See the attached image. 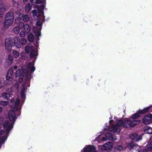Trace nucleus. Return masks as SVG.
<instances>
[{"mask_svg":"<svg viewBox=\"0 0 152 152\" xmlns=\"http://www.w3.org/2000/svg\"><path fill=\"white\" fill-rule=\"evenodd\" d=\"M113 121L112 120H111L110 121L109 123L110 124L111 123H112L113 122Z\"/></svg>","mask_w":152,"mask_h":152,"instance_id":"a19ab883","label":"nucleus"},{"mask_svg":"<svg viewBox=\"0 0 152 152\" xmlns=\"http://www.w3.org/2000/svg\"><path fill=\"white\" fill-rule=\"evenodd\" d=\"M14 18V15L12 12H10L6 14L4 23V26L8 28L13 23Z\"/></svg>","mask_w":152,"mask_h":152,"instance_id":"7ed1b4c3","label":"nucleus"},{"mask_svg":"<svg viewBox=\"0 0 152 152\" xmlns=\"http://www.w3.org/2000/svg\"><path fill=\"white\" fill-rule=\"evenodd\" d=\"M18 68V67L17 66H15L14 67V68L15 69H17Z\"/></svg>","mask_w":152,"mask_h":152,"instance_id":"ea45409f","label":"nucleus"},{"mask_svg":"<svg viewBox=\"0 0 152 152\" xmlns=\"http://www.w3.org/2000/svg\"><path fill=\"white\" fill-rule=\"evenodd\" d=\"M131 138L134 140L135 141H137L141 140V137L140 136H138L137 133H134L132 134L130 136Z\"/></svg>","mask_w":152,"mask_h":152,"instance_id":"a211bd4d","label":"nucleus"},{"mask_svg":"<svg viewBox=\"0 0 152 152\" xmlns=\"http://www.w3.org/2000/svg\"><path fill=\"white\" fill-rule=\"evenodd\" d=\"M18 83H15V87H16V88H18Z\"/></svg>","mask_w":152,"mask_h":152,"instance_id":"4c0bfd02","label":"nucleus"},{"mask_svg":"<svg viewBox=\"0 0 152 152\" xmlns=\"http://www.w3.org/2000/svg\"><path fill=\"white\" fill-rule=\"evenodd\" d=\"M126 145L127 146L128 148L131 150V149L133 150V151H135L136 152H139L140 150V147L138 145H134L133 143L128 145Z\"/></svg>","mask_w":152,"mask_h":152,"instance_id":"9b49d317","label":"nucleus"},{"mask_svg":"<svg viewBox=\"0 0 152 152\" xmlns=\"http://www.w3.org/2000/svg\"><path fill=\"white\" fill-rule=\"evenodd\" d=\"M22 55H23V54H21V56H22Z\"/></svg>","mask_w":152,"mask_h":152,"instance_id":"37998d69","label":"nucleus"},{"mask_svg":"<svg viewBox=\"0 0 152 152\" xmlns=\"http://www.w3.org/2000/svg\"><path fill=\"white\" fill-rule=\"evenodd\" d=\"M13 55L15 58H18L19 56V53L17 51L14 50L12 53Z\"/></svg>","mask_w":152,"mask_h":152,"instance_id":"393cba45","label":"nucleus"},{"mask_svg":"<svg viewBox=\"0 0 152 152\" xmlns=\"http://www.w3.org/2000/svg\"><path fill=\"white\" fill-rule=\"evenodd\" d=\"M8 104V102L7 101L1 100L0 102V104L2 106H6Z\"/></svg>","mask_w":152,"mask_h":152,"instance_id":"c756f323","label":"nucleus"},{"mask_svg":"<svg viewBox=\"0 0 152 152\" xmlns=\"http://www.w3.org/2000/svg\"><path fill=\"white\" fill-rule=\"evenodd\" d=\"M126 148V146H123V147L120 145H117L115 147V151H122L125 150Z\"/></svg>","mask_w":152,"mask_h":152,"instance_id":"5701e85b","label":"nucleus"},{"mask_svg":"<svg viewBox=\"0 0 152 152\" xmlns=\"http://www.w3.org/2000/svg\"><path fill=\"white\" fill-rule=\"evenodd\" d=\"M19 27L21 29H23L26 33H28L31 30L30 27L27 24L24 25L23 22L20 23L19 25Z\"/></svg>","mask_w":152,"mask_h":152,"instance_id":"1a4fd4ad","label":"nucleus"},{"mask_svg":"<svg viewBox=\"0 0 152 152\" xmlns=\"http://www.w3.org/2000/svg\"><path fill=\"white\" fill-rule=\"evenodd\" d=\"M34 39V36L32 34H30L28 37V39L29 41L30 42H32L33 41Z\"/></svg>","mask_w":152,"mask_h":152,"instance_id":"cd10ccee","label":"nucleus"},{"mask_svg":"<svg viewBox=\"0 0 152 152\" xmlns=\"http://www.w3.org/2000/svg\"><path fill=\"white\" fill-rule=\"evenodd\" d=\"M26 35L25 33L23 31H21L20 33V37H23Z\"/></svg>","mask_w":152,"mask_h":152,"instance_id":"473e14b6","label":"nucleus"},{"mask_svg":"<svg viewBox=\"0 0 152 152\" xmlns=\"http://www.w3.org/2000/svg\"><path fill=\"white\" fill-rule=\"evenodd\" d=\"M149 110H150V111H152V105L147 107L143 110H139L136 113L132 115V118L133 119H137L140 116V114H144L148 112Z\"/></svg>","mask_w":152,"mask_h":152,"instance_id":"20e7f679","label":"nucleus"},{"mask_svg":"<svg viewBox=\"0 0 152 152\" xmlns=\"http://www.w3.org/2000/svg\"><path fill=\"white\" fill-rule=\"evenodd\" d=\"M14 79H11L7 80L6 83L8 86L11 85L14 82Z\"/></svg>","mask_w":152,"mask_h":152,"instance_id":"bb28decb","label":"nucleus"},{"mask_svg":"<svg viewBox=\"0 0 152 152\" xmlns=\"http://www.w3.org/2000/svg\"><path fill=\"white\" fill-rule=\"evenodd\" d=\"M140 120L132 121L129 119L127 118L125 120L124 124L123 121L120 120L116 125H114L110 126L109 128V130L111 133H113L114 134H116L120 131L121 127L123 125L125 127H131L140 123Z\"/></svg>","mask_w":152,"mask_h":152,"instance_id":"f257e3e1","label":"nucleus"},{"mask_svg":"<svg viewBox=\"0 0 152 152\" xmlns=\"http://www.w3.org/2000/svg\"><path fill=\"white\" fill-rule=\"evenodd\" d=\"M5 7L4 4L0 2V16L5 11Z\"/></svg>","mask_w":152,"mask_h":152,"instance_id":"412c9836","label":"nucleus"},{"mask_svg":"<svg viewBox=\"0 0 152 152\" xmlns=\"http://www.w3.org/2000/svg\"><path fill=\"white\" fill-rule=\"evenodd\" d=\"M36 3L38 4H42L40 7L38 8V10L39 12L42 13V10H43L45 7V0H36Z\"/></svg>","mask_w":152,"mask_h":152,"instance_id":"f8f14e48","label":"nucleus"},{"mask_svg":"<svg viewBox=\"0 0 152 152\" xmlns=\"http://www.w3.org/2000/svg\"><path fill=\"white\" fill-rule=\"evenodd\" d=\"M23 88L22 89L21 92L20 93V94L21 97L22 98H24L25 96L24 95V91L26 89V84H24L23 85Z\"/></svg>","mask_w":152,"mask_h":152,"instance_id":"b1692460","label":"nucleus"},{"mask_svg":"<svg viewBox=\"0 0 152 152\" xmlns=\"http://www.w3.org/2000/svg\"><path fill=\"white\" fill-rule=\"evenodd\" d=\"M24 1H27L28 0H23Z\"/></svg>","mask_w":152,"mask_h":152,"instance_id":"79ce46f5","label":"nucleus"},{"mask_svg":"<svg viewBox=\"0 0 152 152\" xmlns=\"http://www.w3.org/2000/svg\"><path fill=\"white\" fill-rule=\"evenodd\" d=\"M13 58L11 55H9L6 60L5 62V65L6 66H8L10 65L12 63Z\"/></svg>","mask_w":152,"mask_h":152,"instance_id":"dca6fc26","label":"nucleus"},{"mask_svg":"<svg viewBox=\"0 0 152 152\" xmlns=\"http://www.w3.org/2000/svg\"><path fill=\"white\" fill-rule=\"evenodd\" d=\"M16 14L18 16L19 18H23V20L24 22H27L29 20V17L26 14L23 15L20 11L17 12Z\"/></svg>","mask_w":152,"mask_h":152,"instance_id":"ddd939ff","label":"nucleus"},{"mask_svg":"<svg viewBox=\"0 0 152 152\" xmlns=\"http://www.w3.org/2000/svg\"><path fill=\"white\" fill-rule=\"evenodd\" d=\"M146 147V150L147 151H152V138H151L148 141Z\"/></svg>","mask_w":152,"mask_h":152,"instance_id":"aec40b11","label":"nucleus"},{"mask_svg":"<svg viewBox=\"0 0 152 152\" xmlns=\"http://www.w3.org/2000/svg\"><path fill=\"white\" fill-rule=\"evenodd\" d=\"M145 124H149L152 123V114H148L144 116L142 119Z\"/></svg>","mask_w":152,"mask_h":152,"instance_id":"0eeeda50","label":"nucleus"},{"mask_svg":"<svg viewBox=\"0 0 152 152\" xmlns=\"http://www.w3.org/2000/svg\"><path fill=\"white\" fill-rule=\"evenodd\" d=\"M14 33L16 34H18L20 32V30L18 27H15L13 28Z\"/></svg>","mask_w":152,"mask_h":152,"instance_id":"7c9ffc66","label":"nucleus"},{"mask_svg":"<svg viewBox=\"0 0 152 152\" xmlns=\"http://www.w3.org/2000/svg\"><path fill=\"white\" fill-rule=\"evenodd\" d=\"M31 5L30 4H27L25 7L26 11L27 12H28L31 9Z\"/></svg>","mask_w":152,"mask_h":152,"instance_id":"c85d7f7f","label":"nucleus"},{"mask_svg":"<svg viewBox=\"0 0 152 152\" xmlns=\"http://www.w3.org/2000/svg\"><path fill=\"white\" fill-rule=\"evenodd\" d=\"M2 108L0 106V113L2 112Z\"/></svg>","mask_w":152,"mask_h":152,"instance_id":"58836bf2","label":"nucleus"},{"mask_svg":"<svg viewBox=\"0 0 152 152\" xmlns=\"http://www.w3.org/2000/svg\"><path fill=\"white\" fill-rule=\"evenodd\" d=\"M12 94L9 93L4 92L2 93L1 97L4 99H7L12 96Z\"/></svg>","mask_w":152,"mask_h":152,"instance_id":"6ab92c4d","label":"nucleus"},{"mask_svg":"<svg viewBox=\"0 0 152 152\" xmlns=\"http://www.w3.org/2000/svg\"><path fill=\"white\" fill-rule=\"evenodd\" d=\"M5 91L7 93H9L10 94H11L12 92V89L11 88L6 89Z\"/></svg>","mask_w":152,"mask_h":152,"instance_id":"f704fd0d","label":"nucleus"},{"mask_svg":"<svg viewBox=\"0 0 152 152\" xmlns=\"http://www.w3.org/2000/svg\"><path fill=\"white\" fill-rule=\"evenodd\" d=\"M25 51L26 53H30V56L32 58L37 56V53L34 50V48L31 45H28L26 46L25 48Z\"/></svg>","mask_w":152,"mask_h":152,"instance_id":"39448f33","label":"nucleus"},{"mask_svg":"<svg viewBox=\"0 0 152 152\" xmlns=\"http://www.w3.org/2000/svg\"><path fill=\"white\" fill-rule=\"evenodd\" d=\"M20 41L21 44L23 45H25L27 43V40L25 39H21Z\"/></svg>","mask_w":152,"mask_h":152,"instance_id":"2f4dec72","label":"nucleus"},{"mask_svg":"<svg viewBox=\"0 0 152 152\" xmlns=\"http://www.w3.org/2000/svg\"><path fill=\"white\" fill-rule=\"evenodd\" d=\"M6 85L5 81L4 79L0 80V89L3 88Z\"/></svg>","mask_w":152,"mask_h":152,"instance_id":"a878e982","label":"nucleus"},{"mask_svg":"<svg viewBox=\"0 0 152 152\" xmlns=\"http://www.w3.org/2000/svg\"><path fill=\"white\" fill-rule=\"evenodd\" d=\"M144 132L147 134H151L152 133V128L149 126H146L144 129Z\"/></svg>","mask_w":152,"mask_h":152,"instance_id":"4be33fe9","label":"nucleus"},{"mask_svg":"<svg viewBox=\"0 0 152 152\" xmlns=\"http://www.w3.org/2000/svg\"><path fill=\"white\" fill-rule=\"evenodd\" d=\"M13 71L12 68H10L7 74L13 75Z\"/></svg>","mask_w":152,"mask_h":152,"instance_id":"e433bc0d","label":"nucleus"},{"mask_svg":"<svg viewBox=\"0 0 152 152\" xmlns=\"http://www.w3.org/2000/svg\"><path fill=\"white\" fill-rule=\"evenodd\" d=\"M35 69V67L31 66V63H29L28 64L27 66H24L22 68V70L18 69L16 71V77H20L19 78V81L20 83L23 80V77L25 78L26 80L29 78L30 76V70L32 72Z\"/></svg>","mask_w":152,"mask_h":152,"instance_id":"f03ea898","label":"nucleus"},{"mask_svg":"<svg viewBox=\"0 0 152 152\" xmlns=\"http://www.w3.org/2000/svg\"><path fill=\"white\" fill-rule=\"evenodd\" d=\"M106 136L107 139L104 137H102V140L103 141H105L107 139L112 140H116V137L115 136L111 133H107L106 134Z\"/></svg>","mask_w":152,"mask_h":152,"instance_id":"4468645a","label":"nucleus"},{"mask_svg":"<svg viewBox=\"0 0 152 152\" xmlns=\"http://www.w3.org/2000/svg\"><path fill=\"white\" fill-rule=\"evenodd\" d=\"M13 42L11 41L10 39L7 38L5 41V48L8 51H10L11 49V46Z\"/></svg>","mask_w":152,"mask_h":152,"instance_id":"9d476101","label":"nucleus"},{"mask_svg":"<svg viewBox=\"0 0 152 152\" xmlns=\"http://www.w3.org/2000/svg\"><path fill=\"white\" fill-rule=\"evenodd\" d=\"M95 148L94 146L89 145L86 146L84 148L83 152H95Z\"/></svg>","mask_w":152,"mask_h":152,"instance_id":"2eb2a0df","label":"nucleus"},{"mask_svg":"<svg viewBox=\"0 0 152 152\" xmlns=\"http://www.w3.org/2000/svg\"><path fill=\"white\" fill-rule=\"evenodd\" d=\"M42 22L40 21H38L37 23V26L38 29L37 28H34V31L35 35L37 36H39L40 35V31L41 29V26Z\"/></svg>","mask_w":152,"mask_h":152,"instance_id":"6e6552de","label":"nucleus"},{"mask_svg":"<svg viewBox=\"0 0 152 152\" xmlns=\"http://www.w3.org/2000/svg\"><path fill=\"white\" fill-rule=\"evenodd\" d=\"M11 79H13L12 75L7 74V79L9 80Z\"/></svg>","mask_w":152,"mask_h":152,"instance_id":"72a5a7b5","label":"nucleus"},{"mask_svg":"<svg viewBox=\"0 0 152 152\" xmlns=\"http://www.w3.org/2000/svg\"><path fill=\"white\" fill-rule=\"evenodd\" d=\"M32 13L34 15V16H37L39 15L37 11L35 10H33L32 11Z\"/></svg>","mask_w":152,"mask_h":152,"instance_id":"c9c22d12","label":"nucleus"},{"mask_svg":"<svg viewBox=\"0 0 152 152\" xmlns=\"http://www.w3.org/2000/svg\"><path fill=\"white\" fill-rule=\"evenodd\" d=\"M113 143L110 142H108L104 144L102 147L101 149L105 152H109L110 151L113 146Z\"/></svg>","mask_w":152,"mask_h":152,"instance_id":"423d86ee","label":"nucleus"},{"mask_svg":"<svg viewBox=\"0 0 152 152\" xmlns=\"http://www.w3.org/2000/svg\"><path fill=\"white\" fill-rule=\"evenodd\" d=\"M14 42L15 46L18 48L21 47L20 39L18 37H16L14 38Z\"/></svg>","mask_w":152,"mask_h":152,"instance_id":"f3484780","label":"nucleus"}]
</instances>
